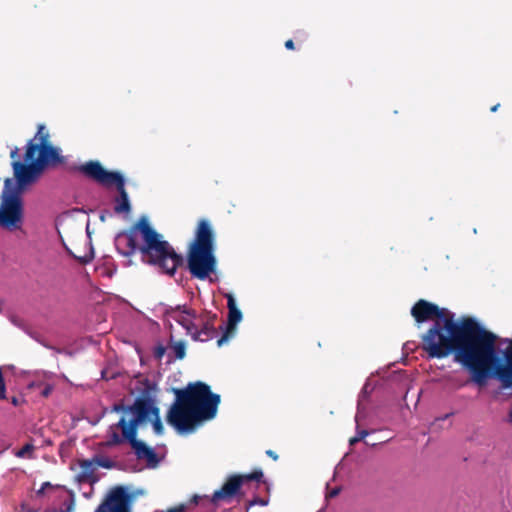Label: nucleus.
<instances>
[{
  "instance_id": "32",
  "label": "nucleus",
  "mask_w": 512,
  "mask_h": 512,
  "mask_svg": "<svg viewBox=\"0 0 512 512\" xmlns=\"http://www.w3.org/2000/svg\"><path fill=\"white\" fill-rule=\"evenodd\" d=\"M285 47H286V49H288V50H294L295 45H294L293 40H292V39L287 40V41L285 42Z\"/></svg>"
},
{
  "instance_id": "17",
  "label": "nucleus",
  "mask_w": 512,
  "mask_h": 512,
  "mask_svg": "<svg viewBox=\"0 0 512 512\" xmlns=\"http://www.w3.org/2000/svg\"><path fill=\"white\" fill-rule=\"evenodd\" d=\"M80 466V474L79 479L80 481L88 482L94 477L95 472V462L94 459H83L79 461Z\"/></svg>"
},
{
  "instance_id": "38",
  "label": "nucleus",
  "mask_w": 512,
  "mask_h": 512,
  "mask_svg": "<svg viewBox=\"0 0 512 512\" xmlns=\"http://www.w3.org/2000/svg\"><path fill=\"white\" fill-rule=\"evenodd\" d=\"M499 106H500V104H499V103H498V104H496V105H494V106H492V107H491V109H490V111H491V112H496V111H497V109L499 108Z\"/></svg>"
},
{
  "instance_id": "36",
  "label": "nucleus",
  "mask_w": 512,
  "mask_h": 512,
  "mask_svg": "<svg viewBox=\"0 0 512 512\" xmlns=\"http://www.w3.org/2000/svg\"><path fill=\"white\" fill-rule=\"evenodd\" d=\"M200 499H201V497H200V496H198V495H194L191 501H192L194 504H198V503H199V501H200Z\"/></svg>"
},
{
  "instance_id": "3",
  "label": "nucleus",
  "mask_w": 512,
  "mask_h": 512,
  "mask_svg": "<svg viewBox=\"0 0 512 512\" xmlns=\"http://www.w3.org/2000/svg\"><path fill=\"white\" fill-rule=\"evenodd\" d=\"M125 241L124 256L139 251L146 264L157 268L160 273L174 276L184 264V258L163 236L151 227L147 218L141 217L128 231L119 234L118 242Z\"/></svg>"
},
{
  "instance_id": "24",
  "label": "nucleus",
  "mask_w": 512,
  "mask_h": 512,
  "mask_svg": "<svg viewBox=\"0 0 512 512\" xmlns=\"http://www.w3.org/2000/svg\"><path fill=\"white\" fill-rule=\"evenodd\" d=\"M368 434H369V432L367 430H365V429L357 430L356 435L354 437L350 438L349 444L351 446L355 445L356 443H358L361 440H363Z\"/></svg>"
},
{
  "instance_id": "40",
  "label": "nucleus",
  "mask_w": 512,
  "mask_h": 512,
  "mask_svg": "<svg viewBox=\"0 0 512 512\" xmlns=\"http://www.w3.org/2000/svg\"><path fill=\"white\" fill-rule=\"evenodd\" d=\"M510 420L512 421V411L510 412Z\"/></svg>"
},
{
  "instance_id": "28",
  "label": "nucleus",
  "mask_w": 512,
  "mask_h": 512,
  "mask_svg": "<svg viewBox=\"0 0 512 512\" xmlns=\"http://www.w3.org/2000/svg\"><path fill=\"white\" fill-rule=\"evenodd\" d=\"M0 399L4 400L6 399V385L3 383V385H0Z\"/></svg>"
},
{
  "instance_id": "33",
  "label": "nucleus",
  "mask_w": 512,
  "mask_h": 512,
  "mask_svg": "<svg viewBox=\"0 0 512 512\" xmlns=\"http://www.w3.org/2000/svg\"><path fill=\"white\" fill-rule=\"evenodd\" d=\"M51 391H52V387H51L50 385H47V386L43 389V391H42V393H41V394H42L44 397H47V396H49V395H50Z\"/></svg>"
},
{
  "instance_id": "31",
  "label": "nucleus",
  "mask_w": 512,
  "mask_h": 512,
  "mask_svg": "<svg viewBox=\"0 0 512 512\" xmlns=\"http://www.w3.org/2000/svg\"><path fill=\"white\" fill-rule=\"evenodd\" d=\"M266 455L272 458L274 461L278 460L279 456L273 450H267Z\"/></svg>"
},
{
  "instance_id": "25",
  "label": "nucleus",
  "mask_w": 512,
  "mask_h": 512,
  "mask_svg": "<svg viewBox=\"0 0 512 512\" xmlns=\"http://www.w3.org/2000/svg\"><path fill=\"white\" fill-rule=\"evenodd\" d=\"M340 491H341L340 487H334L327 492L326 498H334L340 493Z\"/></svg>"
},
{
  "instance_id": "29",
  "label": "nucleus",
  "mask_w": 512,
  "mask_h": 512,
  "mask_svg": "<svg viewBox=\"0 0 512 512\" xmlns=\"http://www.w3.org/2000/svg\"><path fill=\"white\" fill-rule=\"evenodd\" d=\"M41 486H43V488H45V489H58V488H60L59 485H53L50 482H44Z\"/></svg>"
},
{
  "instance_id": "35",
  "label": "nucleus",
  "mask_w": 512,
  "mask_h": 512,
  "mask_svg": "<svg viewBox=\"0 0 512 512\" xmlns=\"http://www.w3.org/2000/svg\"><path fill=\"white\" fill-rule=\"evenodd\" d=\"M11 403H12L14 406H18V405H19V403H20V400H19V398H17V397H12V398H11Z\"/></svg>"
},
{
  "instance_id": "6",
  "label": "nucleus",
  "mask_w": 512,
  "mask_h": 512,
  "mask_svg": "<svg viewBox=\"0 0 512 512\" xmlns=\"http://www.w3.org/2000/svg\"><path fill=\"white\" fill-rule=\"evenodd\" d=\"M88 179L106 186L114 185L119 193L115 198L114 211L117 214L129 213L131 205L125 189L123 175L117 171H107L99 161L90 160L74 168Z\"/></svg>"
},
{
  "instance_id": "39",
  "label": "nucleus",
  "mask_w": 512,
  "mask_h": 512,
  "mask_svg": "<svg viewBox=\"0 0 512 512\" xmlns=\"http://www.w3.org/2000/svg\"><path fill=\"white\" fill-rule=\"evenodd\" d=\"M451 415H453V412L446 414L445 416H443V417L439 418V420H445V419H447L448 417H450Z\"/></svg>"
},
{
  "instance_id": "4",
  "label": "nucleus",
  "mask_w": 512,
  "mask_h": 512,
  "mask_svg": "<svg viewBox=\"0 0 512 512\" xmlns=\"http://www.w3.org/2000/svg\"><path fill=\"white\" fill-rule=\"evenodd\" d=\"M176 401L167 413V422L178 432H191L204 420L215 417L220 396L203 382L189 383L184 389H174Z\"/></svg>"
},
{
  "instance_id": "26",
  "label": "nucleus",
  "mask_w": 512,
  "mask_h": 512,
  "mask_svg": "<svg viewBox=\"0 0 512 512\" xmlns=\"http://www.w3.org/2000/svg\"><path fill=\"white\" fill-rule=\"evenodd\" d=\"M165 354V348L163 346H159L155 350V357L161 359Z\"/></svg>"
},
{
  "instance_id": "5",
  "label": "nucleus",
  "mask_w": 512,
  "mask_h": 512,
  "mask_svg": "<svg viewBox=\"0 0 512 512\" xmlns=\"http://www.w3.org/2000/svg\"><path fill=\"white\" fill-rule=\"evenodd\" d=\"M214 241L215 236L210 222L201 219L187 252L188 270L193 277L199 280H205L216 269Z\"/></svg>"
},
{
  "instance_id": "2",
  "label": "nucleus",
  "mask_w": 512,
  "mask_h": 512,
  "mask_svg": "<svg viewBox=\"0 0 512 512\" xmlns=\"http://www.w3.org/2000/svg\"><path fill=\"white\" fill-rule=\"evenodd\" d=\"M112 412H122L124 415L120 420L110 426L111 439L109 445H119L128 442L139 460H146L149 465L155 466L158 463L157 454L153 448L147 446L143 441L137 439L139 426L151 421L157 435H162L164 427L160 418V409L155 400L146 389L137 397L132 405L116 403Z\"/></svg>"
},
{
  "instance_id": "27",
  "label": "nucleus",
  "mask_w": 512,
  "mask_h": 512,
  "mask_svg": "<svg viewBox=\"0 0 512 512\" xmlns=\"http://www.w3.org/2000/svg\"><path fill=\"white\" fill-rule=\"evenodd\" d=\"M75 258L79 259V261H80L82 264H87V263H89V262L92 260L93 256H92V255H85V256H83V257H77V256H75Z\"/></svg>"
},
{
  "instance_id": "12",
  "label": "nucleus",
  "mask_w": 512,
  "mask_h": 512,
  "mask_svg": "<svg viewBox=\"0 0 512 512\" xmlns=\"http://www.w3.org/2000/svg\"><path fill=\"white\" fill-rule=\"evenodd\" d=\"M242 485L241 475L229 476L223 486L213 493L210 502L214 505H218L220 502H230L241 493Z\"/></svg>"
},
{
  "instance_id": "11",
  "label": "nucleus",
  "mask_w": 512,
  "mask_h": 512,
  "mask_svg": "<svg viewBox=\"0 0 512 512\" xmlns=\"http://www.w3.org/2000/svg\"><path fill=\"white\" fill-rule=\"evenodd\" d=\"M452 322L457 327L466 326L467 330L481 332V333H492L491 331L484 328L475 318L470 316H462L459 319H455V314L447 308H440L437 305V312L434 314V322L440 325L445 322Z\"/></svg>"
},
{
  "instance_id": "34",
  "label": "nucleus",
  "mask_w": 512,
  "mask_h": 512,
  "mask_svg": "<svg viewBox=\"0 0 512 512\" xmlns=\"http://www.w3.org/2000/svg\"><path fill=\"white\" fill-rule=\"evenodd\" d=\"M45 491H46V489H45V488H43V486H41V487H40V489H38V490L36 491V495H37V496H43V495H44V493H45Z\"/></svg>"
},
{
  "instance_id": "20",
  "label": "nucleus",
  "mask_w": 512,
  "mask_h": 512,
  "mask_svg": "<svg viewBox=\"0 0 512 512\" xmlns=\"http://www.w3.org/2000/svg\"><path fill=\"white\" fill-rule=\"evenodd\" d=\"M262 478H263V472L260 469H256L249 474L241 475L242 484L249 482V481L261 482Z\"/></svg>"
},
{
  "instance_id": "8",
  "label": "nucleus",
  "mask_w": 512,
  "mask_h": 512,
  "mask_svg": "<svg viewBox=\"0 0 512 512\" xmlns=\"http://www.w3.org/2000/svg\"><path fill=\"white\" fill-rule=\"evenodd\" d=\"M35 160L44 171L48 167H57L65 163V157L60 154V149L51 143L38 147L34 145V140H29L24 155L25 161Z\"/></svg>"
},
{
  "instance_id": "19",
  "label": "nucleus",
  "mask_w": 512,
  "mask_h": 512,
  "mask_svg": "<svg viewBox=\"0 0 512 512\" xmlns=\"http://www.w3.org/2000/svg\"><path fill=\"white\" fill-rule=\"evenodd\" d=\"M67 495L65 497L60 496L62 500L63 508L59 510H53L52 512H73L75 509V494L71 490L66 491Z\"/></svg>"
},
{
  "instance_id": "14",
  "label": "nucleus",
  "mask_w": 512,
  "mask_h": 512,
  "mask_svg": "<svg viewBox=\"0 0 512 512\" xmlns=\"http://www.w3.org/2000/svg\"><path fill=\"white\" fill-rule=\"evenodd\" d=\"M228 307V323L222 336L217 340V345L220 347L228 341L230 335L235 331L236 325L242 319L241 311L236 307L235 299L231 294L226 296Z\"/></svg>"
},
{
  "instance_id": "21",
  "label": "nucleus",
  "mask_w": 512,
  "mask_h": 512,
  "mask_svg": "<svg viewBox=\"0 0 512 512\" xmlns=\"http://www.w3.org/2000/svg\"><path fill=\"white\" fill-rule=\"evenodd\" d=\"M34 449H35V447L32 443H26L21 449H19L15 453V455L18 458H25V457L31 458Z\"/></svg>"
},
{
  "instance_id": "16",
  "label": "nucleus",
  "mask_w": 512,
  "mask_h": 512,
  "mask_svg": "<svg viewBox=\"0 0 512 512\" xmlns=\"http://www.w3.org/2000/svg\"><path fill=\"white\" fill-rule=\"evenodd\" d=\"M175 315L172 316L173 319L178 322L187 333L192 336V333H195L196 325H197V315L194 310L190 309H183L181 310V307L178 306L176 310L174 311Z\"/></svg>"
},
{
  "instance_id": "15",
  "label": "nucleus",
  "mask_w": 512,
  "mask_h": 512,
  "mask_svg": "<svg viewBox=\"0 0 512 512\" xmlns=\"http://www.w3.org/2000/svg\"><path fill=\"white\" fill-rule=\"evenodd\" d=\"M411 315L416 323L421 324L430 320L434 321L437 305L425 299H419L411 308Z\"/></svg>"
},
{
  "instance_id": "18",
  "label": "nucleus",
  "mask_w": 512,
  "mask_h": 512,
  "mask_svg": "<svg viewBox=\"0 0 512 512\" xmlns=\"http://www.w3.org/2000/svg\"><path fill=\"white\" fill-rule=\"evenodd\" d=\"M34 145L41 147L47 144H50V134L46 129L45 125L39 124L37 127V133L34 138Z\"/></svg>"
},
{
  "instance_id": "37",
  "label": "nucleus",
  "mask_w": 512,
  "mask_h": 512,
  "mask_svg": "<svg viewBox=\"0 0 512 512\" xmlns=\"http://www.w3.org/2000/svg\"><path fill=\"white\" fill-rule=\"evenodd\" d=\"M10 156H11V158L17 157L18 156V149L15 148L14 150H12L11 153H10Z\"/></svg>"
},
{
  "instance_id": "23",
  "label": "nucleus",
  "mask_w": 512,
  "mask_h": 512,
  "mask_svg": "<svg viewBox=\"0 0 512 512\" xmlns=\"http://www.w3.org/2000/svg\"><path fill=\"white\" fill-rule=\"evenodd\" d=\"M94 462L95 465L106 469H110L114 466V463L111 460L104 457H95Z\"/></svg>"
},
{
  "instance_id": "22",
  "label": "nucleus",
  "mask_w": 512,
  "mask_h": 512,
  "mask_svg": "<svg viewBox=\"0 0 512 512\" xmlns=\"http://www.w3.org/2000/svg\"><path fill=\"white\" fill-rule=\"evenodd\" d=\"M172 350L174 352V355L177 359H183L186 355V345L184 342L182 341H179V342H176L173 346H172Z\"/></svg>"
},
{
  "instance_id": "7",
  "label": "nucleus",
  "mask_w": 512,
  "mask_h": 512,
  "mask_svg": "<svg viewBox=\"0 0 512 512\" xmlns=\"http://www.w3.org/2000/svg\"><path fill=\"white\" fill-rule=\"evenodd\" d=\"M11 179L5 180L1 195L0 226L19 228L23 220V202L17 189H10Z\"/></svg>"
},
{
  "instance_id": "1",
  "label": "nucleus",
  "mask_w": 512,
  "mask_h": 512,
  "mask_svg": "<svg viewBox=\"0 0 512 512\" xmlns=\"http://www.w3.org/2000/svg\"><path fill=\"white\" fill-rule=\"evenodd\" d=\"M421 349L429 359H443L449 355L470 373L471 381L483 388L489 379L500 382L502 389L512 388V340L503 351L505 362L497 355V336L457 327L452 322L433 323L421 335Z\"/></svg>"
},
{
  "instance_id": "13",
  "label": "nucleus",
  "mask_w": 512,
  "mask_h": 512,
  "mask_svg": "<svg viewBox=\"0 0 512 512\" xmlns=\"http://www.w3.org/2000/svg\"><path fill=\"white\" fill-rule=\"evenodd\" d=\"M217 319L216 314L211 312L202 313L197 317L195 333H192V339L195 341L206 342L212 340L217 335V329L214 324Z\"/></svg>"
},
{
  "instance_id": "10",
  "label": "nucleus",
  "mask_w": 512,
  "mask_h": 512,
  "mask_svg": "<svg viewBox=\"0 0 512 512\" xmlns=\"http://www.w3.org/2000/svg\"><path fill=\"white\" fill-rule=\"evenodd\" d=\"M131 495L124 487L113 488L94 512H130Z\"/></svg>"
},
{
  "instance_id": "9",
  "label": "nucleus",
  "mask_w": 512,
  "mask_h": 512,
  "mask_svg": "<svg viewBox=\"0 0 512 512\" xmlns=\"http://www.w3.org/2000/svg\"><path fill=\"white\" fill-rule=\"evenodd\" d=\"M27 163H22L20 161H14L12 163L14 176L17 181V187L13 186L11 182L10 189H17L21 194V189L26 185H29L35 182L39 176L43 173L42 168L37 163L35 158L33 160L26 161Z\"/></svg>"
},
{
  "instance_id": "30",
  "label": "nucleus",
  "mask_w": 512,
  "mask_h": 512,
  "mask_svg": "<svg viewBox=\"0 0 512 512\" xmlns=\"http://www.w3.org/2000/svg\"><path fill=\"white\" fill-rule=\"evenodd\" d=\"M255 504L265 505L266 502L264 500H262V499L255 498V499H253L252 501L249 502V507L253 506Z\"/></svg>"
}]
</instances>
